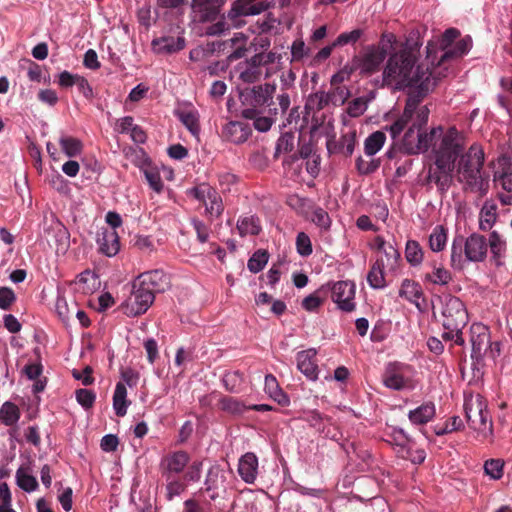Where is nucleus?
<instances>
[{
    "label": "nucleus",
    "instance_id": "nucleus-1",
    "mask_svg": "<svg viewBox=\"0 0 512 512\" xmlns=\"http://www.w3.org/2000/svg\"><path fill=\"white\" fill-rule=\"evenodd\" d=\"M435 147V160L428 167L426 183H433L444 195L454 181L464 191L484 190V165L486 154L482 144L473 142L467 146L465 134L455 126L446 129V136Z\"/></svg>",
    "mask_w": 512,
    "mask_h": 512
},
{
    "label": "nucleus",
    "instance_id": "nucleus-2",
    "mask_svg": "<svg viewBox=\"0 0 512 512\" xmlns=\"http://www.w3.org/2000/svg\"><path fill=\"white\" fill-rule=\"evenodd\" d=\"M436 53V45L429 42L427 45V59L434 66L433 70L430 71L428 67L424 69L422 64L418 65L414 70L418 59V51L407 46L402 48L389 57L383 71V80L387 84L395 83L397 88L404 89L408 85L417 83L419 79L425 76L441 75V72L436 71L435 68Z\"/></svg>",
    "mask_w": 512,
    "mask_h": 512
},
{
    "label": "nucleus",
    "instance_id": "nucleus-3",
    "mask_svg": "<svg viewBox=\"0 0 512 512\" xmlns=\"http://www.w3.org/2000/svg\"><path fill=\"white\" fill-rule=\"evenodd\" d=\"M441 304L442 326L445 332L444 340H453L456 345L463 346L465 340L462 330L468 323V312L460 298L451 294L439 297Z\"/></svg>",
    "mask_w": 512,
    "mask_h": 512
},
{
    "label": "nucleus",
    "instance_id": "nucleus-4",
    "mask_svg": "<svg viewBox=\"0 0 512 512\" xmlns=\"http://www.w3.org/2000/svg\"><path fill=\"white\" fill-rule=\"evenodd\" d=\"M488 255L487 238L472 233L467 238L456 236L451 245L450 265L455 270H463L467 263L484 262Z\"/></svg>",
    "mask_w": 512,
    "mask_h": 512
},
{
    "label": "nucleus",
    "instance_id": "nucleus-5",
    "mask_svg": "<svg viewBox=\"0 0 512 512\" xmlns=\"http://www.w3.org/2000/svg\"><path fill=\"white\" fill-rule=\"evenodd\" d=\"M226 0H192L191 9L194 18L199 23H212L205 29L208 36H219L230 29L226 19L227 15L221 14Z\"/></svg>",
    "mask_w": 512,
    "mask_h": 512
},
{
    "label": "nucleus",
    "instance_id": "nucleus-6",
    "mask_svg": "<svg viewBox=\"0 0 512 512\" xmlns=\"http://www.w3.org/2000/svg\"><path fill=\"white\" fill-rule=\"evenodd\" d=\"M446 136V129L441 126L432 128L427 133H422L421 128L412 124L404 134L402 145L408 154H418L431 149L432 159L435 160V147L441 138Z\"/></svg>",
    "mask_w": 512,
    "mask_h": 512
},
{
    "label": "nucleus",
    "instance_id": "nucleus-7",
    "mask_svg": "<svg viewBox=\"0 0 512 512\" xmlns=\"http://www.w3.org/2000/svg\"><path fill=\"white\" fill-rule=\"evenodd\" d=\"M464 411L466 421L471 429L488 437L493 434V423L487 409L485 398L480 395H470L465 398Z\"/></svg>",
    "mask_w": 512,
    "mask_h": 512
},
{
    "label": "nucleus",
    "instance_id": "nucleus-8",
    "mask_svg": "<svg viewBox=\"0 0 512 512\" xmlns=\"http://www.w3.org/2000/svg\"><path fill=\"white\" fill-rule=\"evenodd\" d=\"M281 59V55L275 52H261L252 56L250 59L239 63L236 70L239 72V79L244 83H254L262 76L261 68L273 64Z\"/></svg>",
    "mask_w": 512,
    "mask_h": 512
},
{
    "label": "nucleus",
    "instance_id": "nucleus-9",
    "mask_svg": "<svg viewBox=\"0 0 512 512\" xmlns=\"http://www.w3.org/2000/svg\"><path fill=\"white\" fill-rule=\"evenodd\" d=\"M155 295L137 280L133 283L131 296L122 305L123 313L129 317L144 314L153 304Z\"/></svg>",
    "mask_w": 512,
    "mask_h": 512
},
{
    "label": "nucleus",
    "instance_id": "nucleus-10",
    "mask_svg": "<svg viewBox=\"0 0 512 512\" xmlns=\"http://www.w3.org/2000/svg\"><path fill=\"white\" fill-rule=\"evenodd\" d=\"M387 56L384 47L367 46L362 55L354 58V64L361 74L371 75L377 72Z\"/></svg>",
    "mask_w": 512,
    "mask_h": 512
},
{
    "label": "nucleus",
    "instance_id": "nucleus-11",
    "mask_svg": "<svg viewBox=\"0 0 512 512\" xmlns=\"http://www.w3.org/2000/svg\"><path fill=\"white\" fill-rule=\"evenodd\" d=\"M329 284V295L337 307L344 312H352L356 304L355 298V284L351 281H338Z\"/></svg>",
    "mask_w": 512,
    "mask_h": 512
},
{
    "label": "nucleus",
    "instance_id": "nucleus-12",
    "mask_svg": "<svg viewBox=\"0 0 512 512\" xmlns=\"http://www.w3.org/2000/svg\"><path fill=\"white\" fill-rule=\"evenodd\" d=\"M470 342L472 346L471 358L477 363L483 360L490 348V332L480 323H474L470 327Z\"/></svg>",
    "mask_w": 512,
    "mask_h": 512
},
{
    "label": "nucleus",
    "instance_id": "nucleus-13",
    "mask_svg": "<svg viewBox=\"0 0 512 512\" xmlns=\"http://www.w3.org/2000/svg\"><path fill=\"white\" fill-rule=\"evenodd\" d=\"M273 6L272 2L266 0H236L227 13V18L233 22L241 16L258 15Z\"/></svg>",
    "mask_w": 512,
    "mask_h": 512
},
{
    "label": "nucleus",
    "instance_id": "nucleus-14",
    "mask_svg": "<svg viewBox=\"0 0 512 512\" xmlns=\"http://www.w3.org/2000/svg\"><path fill=\"white\" fill-rule=\"evenodd\" d=\"M275 91L276 85L271 83L254 86L248 95L251 98L252 108L266 106L270 115H277L278 109L273 101Z\"/></svg>",
    "mask_w": 512,
    "mask_h": 512
},
{
    "label": "nucleus",
    "instance_id": "nucleus-15",
    "mask_svg": "<svg viewBox=\"0 0 512 512\" xmlns=\"http://www.w3.org/2000/svg\"><path fill=\"white\" fill-rule=\"evenodd\" d=\"M137 281L141 283L146 289L150 290L154 295L156 293H163L170 288L169 276L160 269L144 272L140 274Z\"/></svg>",
    "mask_w": 512,
    "mask_h": 512
},
{
    "label": "nucleus",
    "instance_id": "nucleus-16",
    "mask_svg": "<svg viewBox=\"0 0 512 512\" xmlns=\"http://www.w3.org/2000/svg\"><path fill=\"white\" fill-rule=\"evenodd\" d=\"M190 457L185 451H177L165 456L160 462V471L166 481L171 479L172 474L181 473L188 464Z\"/></svg>",
    "mask_w": 512,
    "mask_h": 512
},
{
    "label": "nucleus",
    "instance_id": "nucleus-17",
    "mask_svg": "<svg viewBox=\"0 0 512 512\" xmlns=\"http://www.w3.org/2000/svg\"><path fill=\"white\" fill-rule=\"evenodd\" d=\"M493 181L503 192L498 193V199L503 205H512V168L508 165L499 167L493 174Z\"/></svg>",
    "mask_w": 512,
    "mask_h": 512
},
{
    "label": "nucleus",
    "instance_id": "nucleus-18",
    "mask_svg": "<svg viewBox=\"0 0 512 512\" xmlns=\"http://www.w3.org/2000/svg\"><path fill=\"white\" fill-rule=\"evenodd\" d=\"M439 76L438 74L428 75L419 79L417 83L406 86L410 89L406 101L418 107L422 99L436 86Z\"/></svg>",
    "mask_w": 512,
    "mask_h": 512
},
{
    "label": "nucleus",
    "instance_id": "nucleus-19",
    "mask_svg": "<svg viewBox=\"0 0 512 512\" xmlns=\"http://www.w3.org/2000/svg\"><path fill=\"white\" fill-rule=\"evenodd\" d=\"M488 249L491 254V261L496 266H502L507 253V242L497 231L490 232L488 238Z\"/></svg>",
    "mask_w": 512,
    "mask_h": 512
},
{
    "label": "nucleus",
    "instance_id": "nucleus-20",
    "mask_svg": "<svg viewBox=\"0 0 512 512\" xmlns=\"http://www.w3.org/2000/svg\"><path fill=\"white\" fill-rule=\"evenodd\" d=\"M356 145V132L343 134L339 140H328L327 149L331 154H343L349 157L353 154Z\"/></svg>",
    "mask_w": 512,
    "mask_h": 512
},
{
    "label": "nucleus",
    "instance_id": "nucleus-21",
    "mask_svg": "<svg viewBox=\"0 0 512 512\" xmlns=\"http://www.w3.org/2000/svg\"><path fill=\"white\" fill-rule=\"evenodd\" d=\"M222 134L228 141L235 144H240L249 138L251 134V128L246 123L240 121H230L223 127Z\"/></svg>",
    "mask_w": 512,
    "mask_h": 512
},
{
    "label": "nucleus",
    "instance_id": "nucleus-22",
    "mask_svg": "<svg viewBox=\"0 0 512 512\" xmlns=\"http://www.w3.org/2000/svg\"><path fill=\"white\" fill-rule=\"evenodd\" d=\"M315 357V349H307L297 353V367L310 380H316L318 377V366Z\"/></svg>",
    "mask_w": 512,
    "mask_h": 512
},
{
    "label": "nucleus",
    "instance_id": "nucleus-23",
    "mask_svg": "<svg viewBox=\"0 0 512 512\" xmlns=\"http://www.w3.org/2000/svg\"><path fill=\"white\" fill-rule=\"evenodd\" d=\"M471 47L472 39L469 36H466L457 41L452 48H450L448 51H444L437 59V63L435 64L436 71H438L443 65H445L446 62L455 58L462 57L463 55L467 54Z\"/></svg>",
    "mask_w": 512,
    "mask_h": 512
},
{
    "label": "nucleus",
    "instance_id": "nucleus-24",
    "mask_svg": "<svg viewBox=\"0 0 512 512\" xmlns=\"http://www.w3.org/2000/svg\"><path fill=\"white\" fill-rule=\"evenodd\" d=\"M238 473L244 482L254 483L258 473V459L254 453L248 452L240 458Z\"/></svg>",
    "mask_w": 512,
    "mask_h": 512
},
{
    "label": "nucleus",
    "instance_id": "nucleus-25",
    "mask_svg": "<svg viewBox=\"0 0 512 512\" xmlns=\"http://www.w3.org/2000/svg\"><path fill=\"white\" fill-rule=\"evenodd\" d=\"M153 50L158 54H172L181 51L185 47L184 37L163 36L156 38L151 43Z\"/></svg>",
    "mask_w": 512,
    "mask_h": 512
},
{
    "label": "nucleus",
    "instance_id": "nucleus-26",
    "mask_svg": "<svg viewBox=\"0 0 512 512\" xmlns=\"http://www.w3.org/2000/svg\"><path fill=\"white\" fill-rule=\"evenodd\" d=\"M205 490L210 492V499L215 500L219 496V490L224 487V475L219 466H212L207 473Z\"/></svg>",
    "mask_w": 512,
    "mask_h": 512
},
{
    "label": "nucleus",
    "instance_id": "nucleus-27",
    "mask_svg": "<svg viewBox=\"0 0 512 512\" xmlns=\"http://www.w3.org/2000/svg\"><path fill=\"white\" fill-rule=\"evenodd\" d=\"M241 116L245 119L253 120L254 128L260 132L268 131L275 121L272 117L273 115L269 114V116H262V111L256 108L243 109L241 111Z\"/></svg>",
    "mask_w": 512,
    "mask_h": 512
},
{
    "label": "nucleus",
    "instance_id": "nucleus-28",
    "mask_svg": "<svg viewBox=\"0 0 512 512\" xmlns=\"http://www.w3.org/2000/svg\"><path fill=\"white\" fill-rule=\"evenodd\" d=\"M97 242L100 246V251L108 257L115 256L119 252V236L113 229L105 230Z\"/></svg>",
    "mask_w": 512,
    "mask_h": 512
},
{
    "label": "nucleus",
    "instance_id": "nucleus-29",
    "mask_svg": "<svg viewBox=\"0 0 512 512\" xmlns=\"http://www.w3.org/2000/svg\"><path fill=\"white\" fill-rule=\"evenodd\" d=\"M328 296L329 284H324L320 286L316 291L306 296L302 300L301 306L308 312H314L325 302Z\"/></svg>",
    "mask_w": 512,
    "mask_h": 512
},
{
    "label": "nucleus",
    "instance_id": "nucleus-30",
    "mask_svg": "<svg viewBox=\"0 0 512 512\" xmlns=\"http://www.w3.org/2000/svg\"><path fill=\"white\" fill-rule=\"evenodd\" d=\"M435 405L432 402H426L408 414L409 420L415 425L428 423L435 416Z\"/></svg>",
    "mask_w": 512,
    "mask_h": 512
},
{
    "label": "nucleus",
    "instance_id": "nucleus-31",
    "mask_svg": "<svg viewBox=\"0 0 512 512\" xmlns=\"http://www.w3.org/2000/svg\"><path fill=\"white\" fill-rule=\"evenodd\" d=\"M498 218L497 205L492 201H486L480 211L479 228L482 231H489Z\"/></svg>",
    "mask_w": 512,
    "mask_h": 512
},
{
    "label": "nucleus",
    "instance_id": "nucleus-32",
    "mask_svg": "<svg viewBox=\"0 0 512 512\" xmlns=\"http://www.w3.org/2000/svg\"><path fill=\"white\" fill-rule=\"evenodd\" d=\"M129 404L130 401L127 400L126 385L123 382H118L113 395V408L115 410V414L119 417L125 416Z\"/></svg>",
    "mask_w": 512,
    "mask_h": 512
},
{
    "label": "nucleus",
    "instance_id": "nucleus-33",
    "mask_svg": "<svg viewBox=\"0 0 512 512\" xmlns=\"http://www.w3.org/2000/svg\"><path fill=\"white\" fill-rule=\"evenodd\" d=\"M384 267L385 264L382 259L376 260L371 266L367 275V282L373 289H382L386 286Z\"/></svg>",
    "mask_w": 512,
    "mask_h": 512
},
{
    "label": "nucleus",
    "instance_id": "nucleus-34",
    "mask_svg": "<svg viewBox=\"0 0 512 512\" xmlns=\"http://www.w3.org/2000/svg\"><path fill=\"white\" fill-rule=\"evenodd\" d=\"M237 230L241 237L258 235L261 232L260 220L253 215L240 218L237 222Z\"/></svg>",
    "mask_w": 512,
    "mask_h": 512
},
{
    "label": "nucleus",
    "instance_id": "nucleus-35",
    "mask_svg": "<svg viewBox=\"0 0 512 512\" xmlns=\"http://www.w3.org/2000/svg\"><path fill=\"white\" fill-rule=\"evenodd\" d=\"M448 230L443 225L434 227L429 236V248L433 252H441L445 249L447 243Z\"/></svg>",
    "mask_w": 512,
    "mask_h": 512
},
{
    "label": "nucleus",
    "instance_id": "nucleus-36",
    "mask_svg": "<svg viewBox=\"0 0 512 512\" xmlns=\"http://www.w3.org/2000/svg\"><path fill=\"white\" fill-rule=\"evenodd\" d=\"M382 380L386 387L394 390H401L406 385L403 375L392 365L387 367Z\"/></svg>",
    "mask_w": 512,
    "mask_h": 512
},
{
    "label": "nucleus",
    "instance_id": "nucleus-37",
    "mask_svg": "<svg viewBox=\"0 0 512 512\" xmlns=\"http://www.w3.org/2000/svg\"><path fill=\"white\" fill-rule=\"evenodd\" d=\"M405 258L411 266H419L424 259V251L416 240H408L405 247Z\"/></svg>",
    "mask_w": 512,
    "mask_h": 512
},
{
    "label": "nucleus",
    "instance_id": "nucleus-38",
    "mask_svg": "<svg viewBox=\"0 0 512 512\" xmlns=\"http://www.w3.org/2000/svg\"><path fill=\"white\" fill-rule=\"evenodd\" d=\"M20 410L16 404L6 401L0 408V422L6 426H12L18 422Z\"/></svg>",
    "mask_w": 512,
    "mask_h": 512
},
{
    "label": "nucleus",
    "instance_id": "nucleus-39",
    "mask_svg": "<svg viewBox=\"0 0 512 512\" xmlns=\"http://www.w3.org/2000/svg\"><path fill=\"white\" fill-rule=\"evenodd\" d=\"M385 140L386 136L382 131H375L370 134L364 143L365 154L369 157L375 155L383 147Z\"/></svg>",
    "mask_w": 512,
    "mask_h": 512
},
{
    "label": "nucleus",
    "instance_id": "nucleus-40",
    "mask_svg": "<svg viewBox=\"0 0 512 512\" xmlns=\"http://www.w3.org/2000/svg\"><path fill=\"white\" fill-rule=\"evenodd\" d=\"M204 205L206 207V212L210 216L215 217V218H219L224 211V205H223L222 198L214 188L211 191V193L209 194Z\"/></svg>",
    "mask_w": 512,
    "mask_h": 512
},
{
    "label": "nucleus",
    "instance_id": "nucleus-41",
    "mask_svg": "<svg viewBox=\"0 0 512 512\" xmlns=\"http://www.w3.org/2000/svg\"><path fill=\"white\" fill-rule=\"evenodd\" d=\"M304 420L311 426L316 428L320 433H323L325 437H334L335 434L331 433V428L328 427L327 431H325L324 420L325 417L317 412L316 410H311L305 413Z\"/></svg>",
    "mask_w": 512,
    "mask_h": 512
},
{
    "label": "nucleus",
    "instance_id": "nucleus-42",
    "mask_svg": "<svg viewBox=\"0 0 512 512\" xmlns=\"http://www.w3.org/2000/svg\"><path fill=\"white\" fill-rule=\"evenodd\" d=\"M330 95L324 91L311 94L305 104V108L309 111L319 112L324 109L330 102Z\"/></svg>",
    "mask_w": 512,
    "mask_h": 512
},
{
    "label": "nucleus",
    "instance_id": "nucleus-43",
    "mask_svg": "<svg viewBox=\"0 0 512 512\" xmlns=\"http://www.w3.org/2000/svg\"><path fill=\"white\" fill-rule=\"evenodd\" d=\"M59 143L63 152L68 157H76L80 155L83 150V143L81 140L71 136L61 137Z\"/></svg>",
    "mask_w": 512,
    "mask_h": 512
},
{
    "label": "nucleus",
    "instance_id": "nucleus-44",
    "mask_svg": "<svg viewBox=\"0 0 512 512\" xmlns=\"http://www.w3.org/2000/svg\"><path fill=\"white\" fill-rule=\"evenodd\" d=\"M177 116L182 124L193 134L198 135L200 132L199 116L194 111H180Z\"/></svg>",
    "mask_w": 512,
    "mask_h": 512
},
{
    "label": "nucleus",
    "instance_id": "nucleus-45",
    "mask_svg": "<svg viewBox=\"0 0 512 512\" xmlns=\"http://www.w3.org/2000/svg\"><path fill=\"white\" fill-rule=\"evenodd\" d=\"M425 281L431 282L436 285H447L452 280L450 271L442 266L434 265L431 273L425 275Z\"/></svg>",
    "mask_w": 512,
    "mask_h": 512
},
{
    "label": "nucleus",
    "instance_id": "nucleus-46",
    "mask_svg": "<svg viewBox=\"0 0 512 512\" xmlns=\"http://www.w3.org/2000/svg\"><path fill=\"white\" fill-rule=\"evenodd\" d=\"M423 295L420 286L409 279H405L402 282L399 290V296L406 298L410 302H414Z\"/></svg>",
    "mask_w": 512,
    "mask_h": 512
},
{
    "label": "nucleus",
    "instance_id": "nucleus-47",
    "mask_svg": "<svg viewBox=\"0 0 512 512\" xmlns=\"http://www.w3.org/2000/svg\"><path fill=\"white\" fill-rule=\"evenodd\" d=\"M269 259V253L267 250L259 249L253 253V255L249 258L247 267L250 272L258 273L267 264Z\"/></svg>",
    "mask_w": 512,
    "mask_h": 512
},
{
    "label": "nucleus",
    "instance_id": "nucleus-48",
    "mask_svg": "<svg viewBox=\"0 0 512 512\" xmlns=\"http://www.w3.org/2000/svg\"><path fill=\"white\" fill-rule=\"evenodd\" d=\"M219 407L225 412L237 415L243 414L247 410V407L241 401L229 396H223L219 399Z\"/></svg>",
    "mask_w": 512,
    "mask_h": 512
},
{
    "label": "nucleus",
    "instance_id": "nucleus-49",
    "mask_svg": "<svg viewBox=\"0 0 512 512\" xmlns=\"http://www.w3.org/2000/svg\"><path fill=\"white\" fill-rule=\"evenodd\" d=\"M243 381V373L238 370L227 372L222 378L224 387L227 391L232 393H237L239 391Z\"/></svg>",
    "mask_w": 512,
    "mask_h": 512
},
{
    "label": "nucleus",
    "instance_id": "nucleus-50",
    "mask_svg": "<svg viewBox=\"0 0 512 512\" xmlns=\"http://www.w3.org/2000/svg\"><path fill=\"white\" fill-rule=\"evenodd\" d=\"M142 170L149 186L155 192L160 193L163 189V182L158 169L151 165H146L142 167Z\"/></svg>",
    "mask_w": 512,
    "mask_h": 512
},
{
    "label": "nucleus",
    "instance_id": "nucleus-51",
    "mask_svg": "<svg viewBox=\"0 0 512 512\" xmlns=\"http://www.w3.org/2000/svg\"><path fill=\"white\" fill-rule=\"evenodd\" d=\"M56 313L60 320L67 325L71 315L76 311V304H72V308L69 307L67 300L64 297H58L56 300Z\"/></svg>",
    "mask_w": 512,
    "mask_h": 512
},
{
    "label": "nucleus",
    "instance_id": "nucleus-52",
    "mask_svg": "<svg viewBox=\"0 0 512 512\" xmlns=\"http://www.w3.org/2000/svg\"><path fill=\"white\" fill-rule=\"evenodd\" d=\"M16 480L18 486L26 492H32L36 490L38 487V482L36 478L32 475L25 473L22 468H19L17 470Z\"/></svg>",
    "mask_w": 512,
    "mask_h": 512
},
{
    "label": "nucleus",
    "instance_id": "nucleus-53",
    "mask_svg": "<svg viewBox=\"0 0 512 512\" xmlns=\"http://www.w3.org/2000/svg\"><path fill=\"white\" fill-rule=\"evenodd\" d=\"M504 462L501 459H489L484 463V472L493 480L503 476Z\"/></svg>",
    "mask_w": 512,
    "mask_h": 512
},
{
    "label": "nucleus",
    "instance_id": "nucleus-54",
    "mask_svg": "<svg viewBox=\"0 0 512 512\" xmlns=\"http://www.w3.org/2000/svg\"><path fill=\"white\" fill-rule=\"evenodd\" d=\"M50 229L54 233L56 243L65 248L69 243V232L67 228L56 219L52 221Z\"/></svg>",
    "mask_w": 512,
    "mask_h": 512
},
{
    "label": "nucleus",
    "instance_id": "nucleus-55",
    "mask_svg": "<svg viewBox=\"0 0 512 512\" xmlns=\"http://www.w3.org/2000/svg\"><path fill=\"white\" fill-rule=\"evenodd\" d=\"M294 147V135L291 132L283 133L276 143L275 155L277 158L280 153H287L293 150Z\"/></svg>",
    "mask_w": 512,
    "mask_h": 512
},
{
    "label": "nucleus",
    "instance_id": "nucleus-56",
    "mask_svg": "<svg viewBox=\"0 0 512 512\" xmlns=\"http://www.w3.org/2000/svg\"><path fill=\"white\" fill-rule=\"evenodd\" d=\"M380 166V160L371 158L365 160L361 156L356 159V170L360 175H368L375 172Z\"/></svg>",
    "mask_w": 512,
    "mask_h": 512
},
{
    "label": "nucleus",
    "instance_id": "nucleus-57",
    "mask_svg": "<svg viewBox=\"0 0 512 512\" xmlns=\"http://www.w3.org/2000/svg\"><path fill=\"white\" fill-rule=\"evenodd\" d=\"M363 35L362 29H354L350 32L341 33L333 42V46H345L356 43Z\"/></svg>",
    "mask_w": 512,
    "mask_h": 512
},
{
    "label": "nucleus",
    "instance_id": "nucleus-58",
    "mask_svg": "<svg viewBox=\"0 0 512 512\" xmlns=\"http://www.w3.org/2000/svg\"><path fill=\"white\" fill-rule=\"evenodd\" d=\"M77 402L86 410L93 407L96 394L89 389L81 388L75 392Z\"/></svg>",
    "mask_w": 512,
    "mask_h": 512
},
{
    "label": "nucleus",
    "instance_id": "nucleus-59",
    "mask_svg": "<svg viewBox=\"0 0 512 512\" xmlns=\"http://www.w3.org/2000/svg\"><path fill=\"white\" fill-rule=\"evenodd\" d=\"M366 109L367 100L363 97H358L348 103L346 111L350 117L356 118L363 115Z\"/></svg>",
    "mask_w": 512,
    "mask_h": 512
},
{
    "label": "nucleus",
    "instance_id": "nucleus-60",
    "mask_svg": "<svg viewBox=\"0 0 512 512\" xmlns=\"http://www.w3.org/2000/svg\"><path fill=\"white\" fill-rule=\"evenodd\" d=\"M311 220L314 224L324 230H328L331 226V219L329 214L320 207L313 210Z\"/></svg>",
    "mask_w": 512,
    "mask_h": 512
},
{
    "label": "nucleus",
    "instance_id": "nucleus-61",
    "mask_svg": "<svg viewBox=\"0 0 512 512\" xmlns=\"http://www.w3.org/2000/svg\"><path fill=\"white\" fill-rule=\"evenodd\" d=\"M296 248L297 252L303 256L307 257L312 254V244L309 236L304 232H299L296 237Z\"/></svg>",
    "mask_w": 512,
    "mask_h": 512
},
{
    "label": "nucleus",
    "instance_id": "nucleus-62",
    "mask_svg": "<svg viewBox=\"0 0 512 512\" xmlns=\"http://www.w3.org/2000/svg\"><path fill=\"white\" fill-rule=\"evenodd\" d=\"M460 36V32L456 28H449L446 29L445 32L442 34L440 38V46L439 49L441 51V54L444 51H448L452 43Z\"/></svg>",
    "mask_w": 512,
    "mask_h": 512
},
{
    "label": "nucleus",
    "instance_id": "nucleus-63",
    "mask_svg": "<svg viewBox=\"0 0 512 512\" xmlns=\"http://www.w3.org/2000/svg\"><path fill=\"white\" fill-rule=\"evenodd\" d=\"M462 427H463L462 419L458 416H453L445 423V425L443 427H441L439 429L435 428V433H436V435L441 436V435L448 434V433H451L454 431H458Z\"/></svg>",
    "mask_w": 512,
    "mask_h": 512
},
{
    "label": "nucleus",
    "instance_id": "nucleus-64",
    "mask_svg": "<svg viewBox=\"0 0 512 512\" xmlns=\"http://www.w3.org/2000/svg\"><path fill=\"white\" fill-rule=\"evenodd\" d=\"M185 484L179 480H174L172 477L166 484V498L172 500L174 497L179 496L185 491Z\"/></svg>",
    "mask_w": 512,
    "mask_h": 512
}]
</instances>
